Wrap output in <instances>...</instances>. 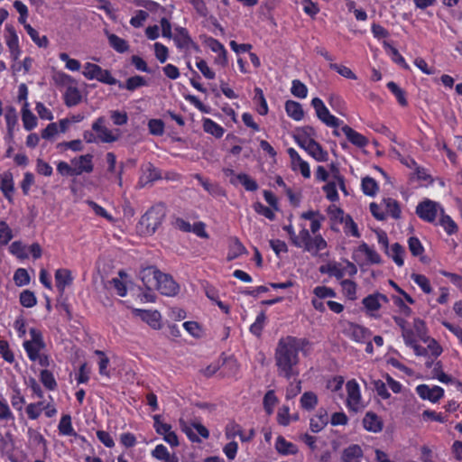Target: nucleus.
<instances>
[{
	"instance_id": "nucleus-54",
	"label": "nucleus",
	"mask_w": 462,
	"mask_h": 462,
	"mask_svg": "<svg viewBox=\"0 0 462 462\" xmlns=\"http://www.w3.org/2000/svg\"><path fill=\"white\" fill-rule=\"evenodd\" d=\"M311 236L308 229L302 228L299 235H296V239L292 241V245L298 248H302L306 251V246L310 243Z\"/></svg>"
},
{
	"instance_id": "nucleus-16",
	"label": "nucleus",
	"mask_w": 462,
	"mask_h": 462,
	"mask_svg": "<svg viewBox=\"0 0 462 462\" xmlns=\"http://www.w3.org/2000/svg\"><path fill=\"white\" fill-rule=\"evenodd\" d=\"M173 41L178 49H193L197 51H199V46L191 39L188 30L184 27L176 28Z\"/></svg>"
},
{
	"instance_id": "nucleus-30",
	"label": "nucleus",
	"mask_w": 462,
	"mask_h": 462,
	"mask_svg": "<svg viewBox=\"0 0 462 462\" xmlns=\"http://www.w3.org/2000/svg\"><path fill=\"white\" fill-rule=\"evenodd\" d=\"M143 171V176L140 178V181L144 184L152 183L162 179L161 171L151 162L147 163Z\"/></svg>"
},
{
	"instance_id": "nucleus-45",
	"label": "nucleus",
	"mask_w": 462,
	"mask_h": 462,
	"mask_svg": "<svg viewBox=\"0 0 462 462\" xmlns=\"http://www.w3.org/2000/svg\"><path fill=\"white\" fill-rule=\"evenodd\" d=\"M10 402L12 407L19 413L20 416H22L23 405L25 404L26 401L19 388H14L13 390V393L10 396Z\"/></svg>"
},
{
	"instance_id": "nucleus-44",
	"label": "nucleus",
	"mask_w": 462,
	"mask_h": 462,
	"mask_svg": "<svg viewBox=\"0 0 462 462\" xmlns=\"http://www.w3.org/2000/svg\"><path fill=\"white\" fill-rule=\"evenodd\" d=\"M318 402V396L313 392H305L300 399V407L309 411L314 410Z\"/></svg>"
},
{
	"instance_id": "nucleus-1",
	"label": "nucleus",
	"mask_w": 462,
	"mask_h": 462,
	"mask_svg": "<svg viewBox=\"0 0 462 462\" xmlns=\"http://www.w3.org/2000/svg\"><path fill=\"white\" fill-rule=\"evenodd\" d=\"M310 346V342L306 337H297L293 336L282 337L278 341L274 353L278 374L287 380L298 376L300 374L298 369L300 363L299 353H304L306 347Z\"/></svg>"
},
{
	"instance_id": "nucleus-57",
	"label": "nucleus",
	"mask_w": 462,
	"mask_h": 462,
	"mask_svg": "<svg viewBox=\"0 0 462 462\" xmlns=\"http://www.w3.org/2000/svg\"><path fill=\"white\" fill-rule=\"evenodd\" d=\"M254 93H255L254 100H256L258 103V106L256 108L258 114L261 116L267 115L268 111H269V107H268L267 101L264 97L263 91L260 88H255Z\"/></svg>"
},
{
	"instance_id": "nucleus-46",
	"label": "nucleus",
	"mask_w": 462,
	"mask_h": 462,
	"mask_svg": "<svg viewBox=\"0 0 462 462\" xmlns=\"http://www.w3.org/2000/svg\"><path fill=\"white\" fill-rule=\"evenodd\" d=\"M15 416L12 411L7 401L4 398H0V421L8 423H14Z\"/></svg>"
},
{
	"instance_id": "nucleus-2",
	"label": "nucleus",
	"mask_w": 462,
	"mask_h": 462,
	"mask_svg": "<svg viewBox=\"0 0 462 462\" xmlns=\"http://www.w3.org/2000/svg\"><path fill=\"white\" fill-rule=\"evenodd\" d=\"M29 334L31 338L23 342L28 359L42 367H49L51 360L50 355L45 353L46 343L42 332L36 328H31Z\"/></svg>"
},
{
	"instance_id": "nucleus-21",
	"label": "nucleus",
	"mask_w": 462,
	"mask_h": 462,
	"mask_svg": "<svg viewBox=\"0 0 462 462\" xmlns=\"http://www.w3.org/2000/svg\"><path fill=\"white\" fill-rule=\"evenodd\" d=\"M0 190L10 203L14 202V182L13 174L10 171H6L2 175Z\"/></svg>"
},
{
	"instance_id": "nucleus-32",
	"label": "nucleus",
	"mask_w": 462,
	"mask_h": 462,
	"mask_svg": "<svg viewBox=\"0 0 462 462\" xmlns=\"http://www.w3.org/2000/svg\"><path fill=\"white\" fill-rule=\"evenodd\" d=\"M286 114L295 121H300L304 117L302 106L294 100H287L284 105Z\"/></svg>"
},
{
	"instance_id": "nucleus-39",
	"label": "nucleus",
	"mask_w": 462,
	"mask_h": 462,
	"mask_svg": "<svg viewBox=\"0 0 462 462\" xmlns=\"http://www.w3.org/2000/svg\"><path fill=\"white\" fill-rule=\"evenodd\" d=\"M439 224L443 227L445 232L448 235H454L457 232L458 226L450 216L445 213V209H441Z\"/></svg>"
},
{
	"instance_id": "nucleus-8",
	"label": "nucleus",
	"mask_w": 462,
	"mask_h": 462,
	"mask_svg": "<svg viewBox=\"0 0 462 462\" xmlns=\"http://www.w3.org/2000/svg\"><path fill=\"white\" fill-rule=\"evenodd\" d=\"M387 302V296L380 292L369 294L362 300V304L365 310L366 315L374 318L378 316L375 312L379 311L382 308V303Z\"/></svg>"
},
{
	"instance_id": "nucleus-36",
	"label": "nucleus",
	"mask_w": 462,
	"mask_h": 462,
	"mask_svg": "<svg viewBox=\"0 0 462 462\" xmlns=\"http://www.w3.org/2000/svg\"><path fill=\"white\" fill-rule=\"evenodd\" d=\"M357 251L365 254L367 262L371 264H379L382 263L380 254L365 242H363L358 246Z\"/></svg>"
},
{
	"instance_id": "nucleus-52",
	"label": "nucleus",
	"mask_w": 462,
	"mask_h": 462,
	"mask_svg": "<svg viewBox=\"0 0 462 462\" xmlns=\"http://www.w3.org/2000/svg\"><path fill=\"white\" fill-rule=\"evenodd\" d=\"M383 203L385 205L387 214H389L393 219L401 218L402 210L400 203L396 199L387 198L383 199Z\"/></svg>"
},
{
	"instance_id": "nucleus-64",
	"label": "nucleus",
	"mask_w": 462,
	"mask_h": 462,
	"mask_svg": "<svg viewBox=\"0 0 462 462\" xmlns=\"http://www.w3.org/2000/svg\"><path fill=\"white\" fill-rule=\"evenodd\" d=\"M291 94L299 98H305L308 96V88L300 79H293L291 88Z\"/></svg>"
},
{
	"instance_id": "nucleus-35",
	"label": "nucleus",
	"mask_w": 462,
	"mask_h": 462,
	"mask_svg": "<svg viewBox=\"0 0 462 462\" xmlns=\"http://www.w3.org/2000/svg\"><path fill=\"white\" fill-rule=\"evenodd\" d=\"M387 256L393 259L395 264L399 267L404 264L405 250L399 243H394L389 249V253H385Z\"/></svg>"
},
{
	"instance_id": "nucleus-51",
	"label": "nucleus",
	"mask_w": 462,
	"mask_h": 462,
	"mask_svg": "<svg viewBox=\"0 0 462 462\" xmlns=\"http://www.w3.org/2000/svg\"><path fill=\"white\" fill-rule=\"evenodd\" d=\"M236 179L247 191H256L259 188L257 181L246 173H238Z\"/></svg>"
},
{
	"instance_id": "nucleus-62",
	"label": "nucleus",
	"mask_w": 462,
	"mask_h": 462,
	"mask_svg": "<svg viewBox=\"0 0 462 462\" xmlns=\"http://www.w3.org/2000/svg\"><path fill=\"white\" fill-rule=\"evenodd\" d=\"M411 280L421 289V291L429 294L432 291L430 282L424 274L413 273Z\"/></svg>"
},
{
	"instance_id": "nucleus-24",
	"label": "nucleus",
	"mask_w": 462,
	"mask_h": 462,
	"mask_svg": "<svg viewBox=\"0 0 462 462\" xmlns=\"http://www.w3.org/2000/svg\"><path fill=\"white\" fill-rule=\"evenodd\" d=\"M92 159L93 156L91 154H85L71 161V163L76 170L77 176L81 175L83 172L89 173L93 171L94 165Z\"/></svg>"
},
{
	"instance_id": "nucleus-56",
	"label": "nucleus",
	"mask_w": 462,
	"mask_h": 462,
	"mask_svg": "<svg viewBox=\"0 0 462 462\" xmlns=\"http://www.w3.org/2000/svg\"><path fill=\"white\" fill-rule=\"evenodd\" d=\"M265 320H266L265 312L263 310H262L256 316V319H255L254 322L250 326L249 331L253 335H254L256 337H260L262 335Z\"/></svg>"
},
{
	"instance_id": "nucleus-47",
	"label": "nucleus",
	"mask_w": 462,
	"mask_h": 462,
	"mask_svg": "<svg viewBox=\"0 0 462 462\" xmlns=\"http://www.w3.org/2000/svg\"><path fill=\"white\" fill-rule=\"evenodd\" d=\"M327 245V241L320 235H318L311 237L310 245L306 246V252L310 253L312 255H316L319 252L324 250Z\"/></svg>"
},
{
	"instance_id": "nucleus-50",
	"label": "nucleus",
	"mask_w": 462,
	"mask_h": 462,
	"mask_svg": "<svg viewBox=\"0 0 462 462\" xmlns=\"http://www.w3.org/2000/svg\"><path fill=\"white\" fill-rule=\"evenodd\" d=\"M245 254H247L246 248L238 238H236L229 247L226 259L227 261H233Z\"/></svg>"
},
{
	"instance_id": "nucleus-12",
	"label": "nucleus",
	"mask_w": 462,
	"mask_h": 462,
	"mask_svg": "<svg viewBox=\"0 0 462 462\" xmlns=\"http://www.w3.org/2000/svg\"><path fill=\"white\" fill-rule=\"evenodd\" d=\"M345 334L350 339L357 343H365L371 337V331L369 328L354 322L348 323L347 328L345 330Z\"/></svg>"
},
{
	"instance_id": "nucleus-9",
	"label": "nucleus",
	"mask_w": 462,
	"mask_h": 462,
	"mask_svg": "<svg viewBox=\"0 0 462 462\" xmlns=\"http://www.w3.org/2000/svg\"><path fill=\"white\" fill-rule=\"evenodd\" d=\"M5 41L8 47L11 59L14 61H16L20 57L22 51L19 45V38L14 25L5 24Z\"/></svg>"
},
{
	"instance_id": "nucleus-29",
	"label": "nucleus",
	"mask_w": 462,
	"mask_h": 462,
	"mask_svg": "<svg viewBox=\"0 0 462 462\" xmlns=\"http://www.w3.org/2000/svg\"><path fill=\"white\" fill-rule=\"evenodd\" d=\"M328 423V412L325 410H319V412L310 419V428L312 432L321 431Z\"/></svg>"
},
{
	"instance_id": "nucleus-59",
	"label": "nucleus",
	"mask_w": 462,
	"mask_h": 462,
	"mask_svg": "<svg viewBox=\"0 0 462 462\" xmlns=\"http://www.w3.org/2000/svg\"><path fill=\"white\" fill-rule=\"evenodd\" d=\"M0 356L8 364H13L15 361L14 354L10 347L9 342L6 339H0Z\"/></svg>"
},
{
	"instance_id": "nucleus-31",
	"label": "nucleus",
	"mask_w": 462,
	"mask_h": 462,
	"mask_svg": "<svg viewBox=\"0 0 462 462\" xmlns=\"http://www.w3.org/2000/svg\"><path fill=\"white\" fill-rule=\"evenodd\" d=\"M64 104L68 107L79 105L82 100L79 89L74 86H69L63 95Z\"/></svg>"
},
{
	"instance_id": "nucleus-48",
	"label": "nucleus",
	"mask_w": 462,
	"mask_h": 462,
	"mask_svg": "<svg viewBox=\"0 0 462 462\" xmlns=\"http://www.w3.org/2000/svg\"><path fill=\"white\" fill-rule=\"evenodd\" d=\"M278 402L279 400L273 390H269L265 393L263 400V406L267 415L273 413L274 407Z\"/></svg>"
},
{
	"instance_id": "nucleus-5",
	"label": "nucleus",
	"mask_w": 462,
	"mask_h": 462,
	"mask_svg": "<svg viewBox=\"0 0 462 462\" xmlns=\"http://www.w3.org/2000/svg\"><path fill=\"white\" fill-rule=\"evenodd\" d=\"M441 209L444 208L439 203L430 199H424L418 203L415 213L424 222L434 223L438 215L440 216Z\"/></svg>"
},
{
	"instance_id": "nucleus-22",
	"label": "nucleus",
	"mask_w": 462,
	"mask_h": 462,
	"mask_svg": "<svg viewBox=\"0 0 462 462\" xmlns=\"http://www.w3.org/2000/svg\"><path fill=\"white\" fill-rule=\"evenodd\" d=\"M287 152L293 164V169L295 170L297 167L304 178H310V169L309 163L301 159L294 148H289Z\"/></svg>"
},
{
	"instance_id": "nucleus-38",
	"label": "nucleus",
	"mask_w": 462,
	"mask_h": 462,
	"mask_svg": "<svg viewBox=\"0 0 462 462\" xmlns=\"http://www.w3.org/2000/svg\"><path fill=\"white\" fill-rule=\"evenodd\" d=\"M306 152L317 162H327L328 160V152L315 140Z\"/></svg>"
},
{
	"instance_id": "nucleus-3",
	"label": "nucleus",
	"mask_w": 462,
	"mask_h": 462,
	"mask_svg": "<svg viewBox=\"0 0 462 462\" xmlns=\"http://www.w3.org/2000/svg\"><path fill=\"white\" fill-rule=\"evenodd\" d=\"M164 217L165 210L163 206H152L141 217L138 223L140 231L146 236L153 235L162 225Z\"/></svg>"
},
{
	"instance_id": "nucleus-15",
	"label": "nucleus",
	"mask_w": 462,
	"mask_h": 462,
	"mask_svg": "<svg viewBox=\"0 0 462 462\" xmlns=\"http://www.w3.org/2000/svg\"><path fill=\"white\" fill-rule=\"evenodd\" d=\"M105 117H97L92 124V130L97 133V139L102 143H114L117 141L118 136L115 135L111 130L105 126Z\"/></svg>"
},
{
	"instance_id": "nucleus-26",
	"label": "nucleus",
	"mask_w": 462,
	"mask_h": 462,
	"mask_svg": "<svg viewBox=\"0 0 462 462\" xmlns=\"http://www.w3.org/2000/svg\"><path fill=\"white\" fill-rule=\"evenodd\" d=\"M275 449L283 456L295 455L298 452L297 446L288 441L284 437L278 436L275 441Z\"/></svg>"
},
{
	"instance_id": "nucleus-53",
	"label": "nucleus",
	"mask_w": 462,
	"mask_h": 462,
	"mask_svg": "<svg viewBox=\"0 0 462 462\" xmlns=\"http://www.w3.org/2000/svg\"><path fill=\"white\" fill-rule=\"evenodd\" d=\"M5 119L6 129L15 130L18 125V114L16 108L13 106H8L5 108Z\"/></svg>"
},
{
	"instance_id": "nucleus-25",
	"label": "nucleus",
	"mask_w": 462,
	"mask_h": 462,
	"mask_svg": "<svg viewBox=\"0 0 462 462\" xmlns=\"http://www.w3.org/2000/svg\"><path fill=\"white\" fill-rule=\"evenodd\" d=\"M118 88L121 89H126L128 91H134L139 88L147 86V81L144 77L140 75H134L128 78L125 83L118 80L117 84Z\"/></svg>"
},
{
	"instance_id": "nucleus-55",
	"label": "nucleus",
	"mask_w": 462,
	"mask_h": 462,
	"mask_svg": "<svg viewBox=\"0 0 462 462\" xmlns=\"http://www.w3.org/2000/svg\"><path fill=\"white\" fill-rule=\"evenodd\" d=\"M153 428L157 434L164 437L171 431H172V427L171 424L163 422L162 420V416L160 414L153 415Z\"/></svg>"
},
{
	"instance_id": "nucleus-7",
	"label": "nucleus",
	"mask_w": 462,
	"mask_h": 462,
	"mask_svg": "<svg viewBox=\"0 0 462 462\" xmlns=\"http://www.w3.org/2000/svg\"><path fill=\"white\" fill-rule=\"evenodd\" d=\"M347 393L346 406L349 411H357L361 408V390L358 383L355 380L347 381L346 384Z\"/></svg>"
},
{
	"instance_id": "nucleus-37",
	"label": "nucleus",
	"mask_w": 462,
	"mask_h": 462,
	"mask_svg": "<svg viewBox=\"0 0 462 462\" xmlns=\"http://www.w3.org/2000/svg\"><path fill=\"white\" fill-rule=\"evenodd\" d=\"M58 430H59L60 435H62V436L72 437V436L77 435V433L72 426L71 417L69 414H64L61 416L59 425H58Z\"/></svg>"
},
{
	"instance_id": "nucleus-60",
	"label": "nucleus",
	"mask_w": 462,
	"mask_h": 462,
	"mask_svg": "<svg viewBox=\"0 0 462 462\" xmlns=\"http://www.w3.org/2000/svg\"><path fill=\"white\" fill-rule=\"evenodd\" d=\"M341 287L344 295L350 300H355L356 299V283L352 280H343L341 282Z\"/></svg>"
},
{
	"instance_id": "nucleus-33",
	"label": "nucleus",
	"mask_w": 462,
	"mask_h": 462,
	"mask_svg": "<svg viewBox=\"0 0 462 462\" xmlns=\"http://www.w3.org/2000/svg\"><path fill=\"white\" fill-rule=\"evenodd\" d=\"M109 46L118 53H125L129 50V43L115 33L106 32Z\"/></svg>"
},
{
	"instance_id": "nucleus-18",
	"label": "nucleus",
	"mask_w": 462,
	"mask_h": 462,
	"mask_svg": "<svg viewBox=\"0 0 462 462\" xmlns=\"http://www.w3.org/2000/svg\"><path fill=\"white\" fill-rule=\"evenodd\" d=\"M55 286L60 295H63L67 287L72 285L74 277L70 270L66 268L57 269L54 274Z\"/></svg>"
},
{
	"instance_id": "nucleus-4",
	"label": "nucleus",
	"mask_w": 462,
	"mask_h": 462,
	"mask_svg": "<svg viewBox=\"0 0 462 462\" xmlns=\"http://www.w3.org/2000/svg\"><path fill=\"white\" fill-rule=\"evenodd\" d=\"M82 74L88 80L96 79L106 85H116L118 82V80L112 76L110 70L104 69L99 65L92 62H86L84 64Z\"/></svg>"
},
{
	"instance_id": "nucleus-63",
	"label": "nucleus",
	"mask_w": 462,
	"mask_h": 462,
	"mask_svg": "<svg viewBox=\"0 0 462 462\" xmlns=\"http://www.w3.org/2000/svg\"><path fill=\"white\" fill-rule=\"evenodd\" d=\"M14 282L18 287L28 285L31 282L28 271L24 268H18L14 272Z\"/></svg>"
},
{
	"instance_id": "nucleus-43",
	"label": "nucleus",
	"mask_w": 462,
	"mask_h": 462,
	"mask_svg": "<svg viewBox=\"0 0 462 462\" xmlns=\"http://www.w3.org/2000/svg\"><path fill=\"white\" fill-rule=\"evenodd\" d=\"M29 442L35 447H41L43 450L47 449V440L44 436L35 429L29 428L27 430Z\"/></svg>"
},
{
	"instance_id": "nucleus-49",
	"label": "nucleus",
	"mask_w": 462,
	"mask_h": 462,
	"mask_svg": "<svg viewBox=\"0 0 462 462\" xmlns=\"http://www.w3.org/2000/svg\"><path fill=\"white\" fill-rule=\"evenodd\" d=\"M386 87L396 97V100L400 106H406L408 105L406 92L401 88L394 81H389L386 84Z\"/></svg>"
},
{
	"instance_id": "nucleus-28",
	"label": "nucleus",
	"mask_w": 462,
	"mask_h": 462,
	"mask_svg": "<svg viewBox=\"0 0 462 462\" xmlns=\"http://www.w3.org/2000/svg\"><path fill=\"white\" fill-rule=\"evenodd\" d=\"M22 121L23 128L26 131H32L37 126V117L29 109L28 102H24L22 107Z\"/></svg>"
},
{
	"instance_id": "nucleus-34",
	"label": "nucleus",
	"mask_w": 462,
	"mask_h": 462,
	"mask_svg": "<svg viewBox=\"0 0 462 462\" xmlns=\"http://www.w3.org/2000/svg\"><path fill=\"white\" fill-rule=\"evenodd\" d=\"M194 179L197 180L210 195L217 196L224 194L222 188L218 184L212 183L208 179L202 177L199 173H196Z\"/></svg>"
},
{
	"instance_id": "nucleus-19",
	"label": "nucleus",
	"mask_w": 462,
	"mask_h": 462,
	"mask_svg": "<svg viewBox=\"0 0 462 462\" xmlns=\"http://www.w3.org/2000/svg\"><path fill=\"white\" fill-rule=\"evenodd\" d=\"M340 126L342 133L346 135L348 142L351 143L353 145L358 148H365V146L368 145L369 141L365 135L356 132L347 125L343 124Z\"/></svg>"
},
{
	"instance_id": "nucleus-20",
	"label": "nucleus",
	"mask_w": 462,
	"mask_h": 462,
	"mask_svg": "<svg viewBox=\"0 0 462 462\" xmlns=\"http://www.w3.org/2000/svg\"><path fill=\"white\" fill-rule=\"evenodd\" d=\"M364 451L358 444H351L342 450L341 462H362Z\"/></svg>"
},
{
	"instance_id": "nucleus-27",
	"label": "nucleus",
	"mask_w": 462,
	"mask_h": 462,
	"mask_svg": "<svg viewBox=\"0 0 462 462\" xmlns=\"http://www.w3.org/2000/svg\"><path fill=\"white\" fill-rule=\"evenodd\" d=\"M202 127L205 133L213 135L215 138H221L225 134V129L222 125L208 117L202 119Z\"/></svg>"
},
{
	"instance_id": "nucleus-6",
	"label": "nucleus",
	"mask_w": 462,
	"mask_h": 462,
	"mask_svg": "<svg viewBox=\"0 0 462 462\" xmlns=\"http://www.w3.org/2000/svg\"><path fill=\"white\" fill-rule=\"evenodd\" d=\"M311 106L315 109L317 117L327 126L338 128L344 124L343 120L339 119L329 112L322 99L319 97H314L311 100Z\"/></svg>"
},
{
	"instance_id": "nucleus-17",
	"label": "nucleus",
	"mask_w": 462,
	"mask_h": 462,
	"mask_svg": "<svg viewBox=\"0 0 462 462\" xmlns=\"http://www.w3.org/2000/svg\"><path fill=\"white\" fill-rule=\"evenodd\" d=\"M15 444L14 436L10 432H6L0 437V455L6 457L11 462H17L14 457Z\"/></svg>"
},
{
	"instance_id": "nucleus-41",
	"label": "nucleus",
	"mask_w": 462,
	"mask_h": 462,
	"mask_svg": "<svg viewBox=\"0 0 462 462\" xmlns=\"http://www.w3.org/2000/svg\"><path fill=\"white\" fill-rule=\"evenodd\" d=\"M361 189L365 195L374 197L379 190V186L374 178L366 176L362 179Z\"/></svg>"
},
{
	"instance_id": "nucleus-58",
	"label": "nucleus",
	"mask_w": 462,
	"mask_h": 462,
	"mask_svg": "<svg viewBox=\"0 0 462 462\" xmlns=\"http://www.w3.org/2000/svg\"><path fill=\"white\" fill-rule=\"evenodd\" d=\"M25 31L27 32V33L31 37L32 41L37 46L43 47V48H46L48 46V44H49L48 38L45 35L40 36L38 31L35 30L33 27H32L31 25H26L25 26Z\"/></svg>"
},
{
	"instance_id": "nucleus-11",
	"label": "nucleus",
	"mask_w": 462,
	"mask_h": 462,
	"mask_svg": "<svg viewBox=\"0 0 462 462\" xmlns=\"http://www.w3.org/2000/svg\"><path fill=\"white\" fill-rule=\"evenodd\" d=\"M415 390L420 398L428 400L432 403H436L442 399L445 393L444 389L438 385L430 387L428 384H419Z\"/></svg>"
},
{
	"instance_id": "nucleus-61",
	"label": "nucleus",
	"mask_w": 462,
	"mask_h": 462,
	"mask_svg": "<svg viewBox=\"0 0 462 462\" xmlns=\"http://www.w3.org/2000/svg\"><path fill=\"white\" fill-rule=\"evenodd\" d=\"M19 301L24 308H32L36 305L37 299L32 291L24 290L20 293Z\"/></svg>"
},
{
	"instance_id": "nucleus-42",
	"label": "nucleus",
	"mask_w": 462,
	"mask_h": 462,
	"mask_svg": "<svg viewBox=\"0 0 462 462\" xmlns=\"http://www.w3.org/2000/svg\"><path fill=\"white\" fill-rule=\"evenodd\" d=\"M40 382L49 391H55L58 387L53 373L48 369H42L39 374Z\"/></svg>"
},
{
	"instance_id": "nucleus-40",
	"label": "nucleus",
	"mask_w": 462,
	"mask_h": 462,
	"mask_svg": "<svg viewBox=\"0 0 462 462\" xmlns=\"http://www.w3.org/2000/svg\"><path fill=\"white\" fill-rule=\"evenodd\" d=\"M311 134H314V128L311 126H306L303 129V134H299L295 137L296 143L300 148L307 151L314 141V139L310 137Z\"/></svg>"
},
{
	"instance_id": "nucleus-23",
	"label": "nucleus",
	"mask_w": 462,
	"mask_h": 462,
	"mask_svg": "<svg viewBox=\"0 0 462 462\" xmlns=\"http://www.w3.org/2000/svg\"><path fill=\"white\" fill-rule=\"evenodd\" d=\"M363 426L370 432L378 433L382 431L383 422L376 413L368 411L363 419Z\"/></svg>"
},
{
	"instance_id": "nucleus-13",
	"label": "nucleus",
	"mask_w": 462,
	"mask_h": 462,
	"mask_svg": "<svg viewBox=\"0 0 462 462\" xmlns=\"http://www.w3.org/2000/svg\"><path fill=\"white\" fill-rule=\"evenodd\" d=\"M161 274V271L155 266H147L140 271L139 277L143 282V286L148 291H154L156 285H158V279Z\"/></svg>"
},
{
	"instance_id": "nucleus-10",
	"label": "nucleus",
	"mask_w": 462,
	"mask_h": 462,
	"mask_svg": "<svg viewBox=\"0 0 462 462\" xmlns=\"http://www.w3.org/2000/svg\"><path fill=\"white\" fill-rule=\"evenodd\" d=\"M158 279V285L155 290L165 296H175L180 290L179 284L173 280L170 274L161 272Z\"/></svg>"
},
{
	"instance_id": "nucleus-14",
	"label": "nucleus",
	"mask_w": 462,
	"mask_h": 462,
	"mask_svg": "<svg viewBox=\"0 0 462 462\" xmlns=\"http://www.w3.org/2000/svg\"><path fill=\"white\" fill-rule=\"evenodd\" d=\"M134 314L139 317L143 322L148 324L153 329L158 330L162 328V315L156 310H151L134 309Z\"/></svg>"
}]
</instances>
